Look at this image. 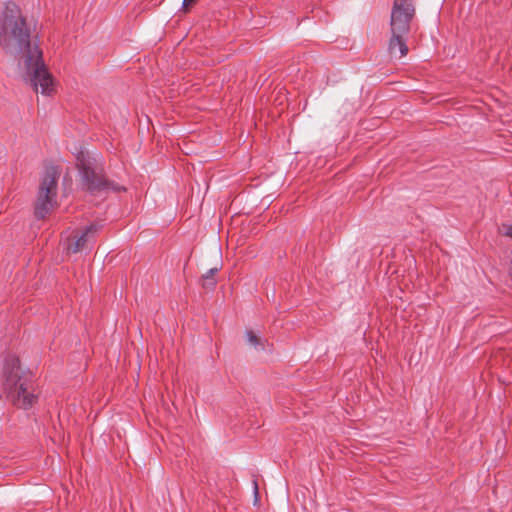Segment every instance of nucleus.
I'll return each mask as SVG.
<instances>
[{"instance_id":"obj_1","label":"nucleus","mask_w":512,"mask_h":512,"mask_svg":"<svg viewBox=\"0 0 512 512\" xmlns=\"http://www.w3.org/2000/svg\"><path fill=\"white\" fill-rule=\"evenodd\" d=\"M0 46L18 60L23 80L43 95L53 91V77L43 59L38 41L31 37L30 28L18 5L9 2L0 16Z\"/></svg>"},{"instance_id":"obj_11","label":"nucleus","mask_w":512,"mask_h":512,"mask_svg":"<svg viewBox=\"0 0 512 512\" xmlns=\"http://www.w3.org/2000/svg\"><path fill=\"white\" fill-rule=\"evenodd\" d=\"M196 2V0H183V9L184 10H187L190 6H192L194 3Z\"/></svg>"},{"instance_id":"obj_4","label":"nucleus","mask_w":512,"mask_h":512,"mask_svg":"<svg viewBox=\"0 0 512 512\" xmlns=\"http://www.w3.org/2000/svg\"><path fill=\"white\" fill-rule=\"evenodd\" d=\"M94 162L91 160L88 154L81 152L77 157V166L79 167L83 180L85 181L87 188L91 191L95 190H120V188L112 183H108L104 177L96 171Z\"/></svg>"},{"instance_id":"obj_7","label":"nucleus","mask_w":512,"mask_h":512,"mask_svg":"<svg viewBox=\"0 0 512 512\" xmlns=\"http://www.w3.org/2000/svg\"><path fill=\"white\" fill-rule=\"evenodd\" d=\"M406 35L407 34L391 32L388 44V51L391 57L401 59L408 54Z\"/></svg>"},{"instance_id":"obj_12","label":"nucleus","mask_w":512,"mask_h":512,"mask_svg":"<svg viewBox=\"0 0 512 512\" xmlns=\"http://www.w3.org/2000/svg\"><path fill=\"white\" fill-rule=\"evenodd\" d=\"M258 490V487H257V484L255 483V491L257 492Z\"/></svg>"},{"instance_id":"obj_3","label":"nucleus","mask_w":512,"mask_h":512,"mask_svg":"<svg viewBox=\"0 0 512 512\" xmlns=\"http://www.w3.org/2000/svg\"><path fill=\"white\" fill-rule=\"evenodd\" d=\"M58 171L49 167L40 181L35 202V215L44 218L57 206Z\"/></svg>"},{"instance_id":"obj_2","label":"nucleus","mask_w":512,"mask_h":512,"mask_svg":"<svg viewBox=\"0 0 512 512\" xmlns=\"http://www.w3.org/2000/svg\"><path fill=\"white\" fill-rule=\"evenodd\" d=\"M9 397L13 403L23 409L30 408L37 400L30 374L25 373L19 366H14L7 376Z\"/></svg>"},{"instance_id":"obj_8","label":"nucleus","mask_w":512,"mask_h":512,"mask_svg":"<svg viewBox=\"0 0 512 512\" xmlns=\"http://www.w3.org/2000/svg\"><path fill=\"white\" fill-rule=\"evenodd\" d=\"M218 270L219 269L217 267L211 268L202 276V286L204 288L210 289L216 285L215 275L217 274Z\"/></svg>"},{"instance_id":"obj_5","label":"nucleus","mask_w":512,"mask_h":512,"mask_svg":"<svg viewBox=\"0 0 512 512\" xmlns=\"http://www.w3.org/2000/svg\"><path fill=\"white\" fill-rule=\"evenodd\" d=\"M414 14L415 8L411 0H394L390 19L391 32L408 34Z\"/></svg>"},{"instance_id":"obj_10","label":"nucleus","mask_w":512,"mask_h":512,"mask_svg":"<svg viewBox=\"0 0 512 512\" xmlns=\"http://www.w3.org/2000/svg\"><path fill=\"white\" fill-rule=\"evenodd\" d=\"M502 233L505 236L512 238V225H503L502 226Z\"/></svg>"},{"instance_id":"obj_6","label":"nucleus","mask_w":512,"mask_h":512,"mask_svg":"<svg viewBox=\"0 0 512 512\" xmlns=\"http://www.w3.org/2000/svg\"><path fill=\"white\" fill-rule=\"evenodd\" d=\"M100 226L91 224L87 226L79 235L68 238L66 241V249L68 253H78L93 243L96 233Z\"/></svg>"},{"instance_id":"obj_9","label":"nucleus","mask_w":512,"mask_h":512,"mask_svg":"<svg viewBox=\"0 0 512 512\" xmlns=\"http://www.w3.org/2000/svg\"><path fill=\"white\" fill-rule=\"evenodd\" d=\"M246 336H247V340H248V342H249L251 345H253V346L257 347L258 345H260V344H261V340H260V338H259V337H258V336L253 332V331H251V330H250V331H247V332H246Z\"/></svg>"}]
</instances>
